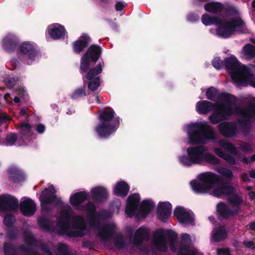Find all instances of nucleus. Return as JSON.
Returning <instances> with one entry per match:
<instances>
[{
	"label": "nucleus",
	"mask_w": 255,
	"mask_h": 255,
	"mask_svg": "<svg viewBox=\"0 0 255 255\" xmlns=\"http://www.w3.org/2000/svg\"><path fill=\"white\" fill-rule=\"evenodd\" d=\"M91 193L95 198H105L108 195L106 189L103 187H96L91 189Z\"/></svg>",
	"instance_id": "c85d7f7f"
},
{
	"label": "nucleus",
	"mask_w": 255,
	"mask_h": 255,
	"mask_svg": "<svg viewBox=\"0 0 255 255\" xmlns=\"http://www.w3.org/2000/svg\"><path fill=\"white\" fill-rule=\"evenodd\" d=\"M190 144L205 143L207 140L215 138L213 128L207 122H199L188 125L186 128Z\"/></svg>",
	"instance_id": "0eeeda50"
},
{
	"label": "nucleus",
	"mask_w": 255,
	"mask_h": 255,
	"mask_svg": "<svg viewBox=\"0 0 255 255\" xmlns=\"http://www.w3.org/2000/svg\"><path fill=\"white\" fill-rule=\"evenodd\" d=\"M47 30L49 35L54 39L60 38L65 33V30L63 26L58 23L49 25Z\"/></svg>",
	"instance_id": "6ab92c4d"
},
{
	"label": "nucleus",
	"mask_w": 255,
	"mask_h": 255,
	"mask_svg": "<svg viewBox=\"0 0 255 255\" xmlns=\"http://www.w3.org/2000/svg\"><path fill=\"white\" fill-rule=\"evenodd\" d=\"M97 100L98 102H99V99L98 98H97Z\"/></svg>",
	"instance_id": "bf43d9fd"
},
{
	"label": "nucleus",
	"mask_w": 255,
	"mask_h": 255,
	"mask_svg": "<svg viewBox=\"0 0 255 255\" xmlns=\"http://www.w3.org/2000/svg\"><path fill=\"white\" fill-rule=\"evenodd\" d=\"M202 183L196 181L190 182L192 189L199 193H209L220 197L233 193L235 189L230 185L218 183L219 176L212 172H205L198 175Z\"/></svg>",
	"instance_id": "f03ea898"
},
{
	"label": "nucleus",
	"mask_w": 255,
	"mask_h": 255,
	"mask_svg": "<svg viewBox=\"0 0 255 255\" xmlns=\"http://www.w3.org/2000/svg\"><path fill=\"white\" fill-rule=\"evenodd\" d=\"M253 5L255 7V1L253 3Z\"/></svg>",
	"instance_id": "13d9d810"
},
{
	"label": "nucleus",
	"mask_w": 255,
	"mask_h": 255,
	"mask_svg": "<svg viewBox=\"0 0 255 255\" xmlns=\"http://www.w3.org/2000/svg\"><path fill=\"white\" fill-rule=\"evenodd\" d=\"M250 149H251V147H250V146L248 145V147H247L246 149H245V150H247V151H248V150H250Z\"/></svg>",
	"instance_id": "6e6d98bb"
},
{
	"label": "nucleus",
	"mask_w": 255,
	"mask_h": 255,
	"mask_svg": "<svg viewBox=\"0 0 255 255\" xmlns=\"http://www.w3.org/2000/svg\"><path fill=\"white\" fill-rule=\"evenodd\" d=\"M188 19L191 21L192 20V19L190 18V15L188 16Z\"/></svg>",
	"instance_id": "4d7b16f0"
},
{
	"label": "nucleus",
	"mask_w": 255,
	"mask_h": 255,
	"mask_svg": "<svg viewBox=\"0 0 255 255\" xmlns=\"http://www.w3.org/2000/svg\"><path fill=\"white\" fill-rule=\"evenodd\" d=\"M85 95V90L83 88L79 89L76 90L72 95V98L75 99L79 96Z\"/></svg>",
	"instance_id": "58836bf2"
},
{
	"label": "nucleus",
	"mask_w": 255,
	"mask_h": 255,
	"mask_svg": "<svg viewBox=\"0 0 255 255\" xmlns=\"http://www.w3.org/2000/svg\"><path fill=\"white\" fill-rule=\"evenodd\" d=\"M89 40L90 38L87 35H82L80 39L75 41L74 43L73 48L74 51L79 53L84 48L87 46Z\"/></svg>",
	"instance_id": "bb28decb"
},
{
	"label": "nucleus",
	"mask_w": 255,
	"mask_h": 255,
	"mask_svg": "<svg viewBox=\"0 0 255 255\" xmlns=\"http://www.w3.org/2000/svg\"><path fill=\"white\" fill-rule=\"evenodd\" d=\"M87 195L85 192H79L71 195L70 202L71 204L80 209V205L86 199Z\"/></svg>",
	"instance_id": "b1692460"
},
{
	"label": "nucleus",
	"mask_w": 255,
	"mask_h": 255,
	"mask_svg": "<svg viewBox=\"0 0 255 255\" xmlns=\"http://www.w3.org/2000/svg\"><path fill=\"white\" fill-rule=\"evenodd\" d=\"M255 161V155L253 156L251 158H244L243 161L245 163H250L251 162Z\"/></svg>",
	"instance_id": "a18cd8bd"
},
{
	"label": "nucleus",
	"mask_w": 255,
	"mask_h": 255,
	"mask_svg": "<svg viewBox=\"0 0 255 255\" xmlns=\"http://www.w3.org/2000/svg\"><path fill=\"white\" fill-rule=\"evenodd\" d=\"M213 65L216 69H220L223 67V62L219 58H215L213 60Z\"/></svg>",
	"instance_id": "e433bc0d"
},
{
	"label": "nucleus",
	"mask_w": 255,
	"mask_h": 255,
	"mask_svg": "<svg viewBox=\"0 0 255 255\" xmlns=\"http://www.w3.org/2000/svg\"><path fill=\"white\" fill-rule=\"evenodd\" d=\"M170 249H171L173 251H174V252H176V250H175V249H174V245H173L172 244H171L170 245Z\"/></svg>",
	"instance_id": "5fc2aeb1"
},
{
	"label": "nucleus",
	"mask_w": 255,
	"mask_h": 255,
	"mask_svg": "<svg viewBox=\"0 0 255 255\" xmlns=\"http://www.w3.org/2000/svg\"><path fill=\"white\" fill-rule=\"evenodd\" d=\"M67 208H69L67 207ZM64 209L60 213V216L58 221L59 226L63 230V232L67 233L70 227V220L69 212L67 209Z\"/></svg>",
	"instance_id": "412c9836"
},
{
	"label": "nucleus",
	"mask_w": 255,
	"mask_h": 255,
	"mask_svg": "<svg viewBox=\"0 0 255 255\" xmlns=\"http://www.w3.org/2000/svg\"><path fill=\"white\" fill-rule=\"evenodd\" d=\"M55 193V190L53 185L49 186L48 188L45 189L42 192L40 197L42 210H46L47 206L53 202L54 199L56 198Z\"/></svg>",
	"instance_id": "4468645a"
},
{
	"label": "nucleus",
	"mask_w": 255,
	"mask_h": 255,
	"mask_svg": "<svg viewBox=\"0 0 255 255\" xmlns=\"http://www.w3.org/2000/svg\"><path fill=\"white\" fill-rule=\"evenodd\" d=\"M20 210L26 216L33 215L36 211V206L30 199H23L20 203Z\"/></svg>",
	"instance_id": "aec40b11"
},
{
	"label": "nucleus",
	"mask_w": 255,
	"mask_h": 255,
	"mask_svg": "<svg viewBox=\"0 0 255 255\" xmlns=\"http://www.w3.org/2000/svg\"><path fill=\"white\" fill-rule=\"evenodd\" d=\"M139 201V196L138 194H132L128 197L126 209V213L128 216L131 217L136 214L138 218H144L154 206L152 202L144 201L143 202L139 212L136 214V211L137 210V207Z\"/></svg>",
	"instance_id": "9d476101"
},
{
	"label": "nucleus",
	"mask_w": 255,
	"mask_h": 255,
	"mask_svg": "<svg viewBox=\"0 0 255 255\" xmlns=\"http://www.w3.org/2000/svg\"><path fill=\"white\" fill-rule=\"evenodd\" d=\"M218 255H230L229 250L227 249H220L217 251Z\"/></svg>",
	"instance_id": "a19ab883"
},
{
	"label": "nucleus",
	"mask_w": 255,
	"mask_h": 255,
	"mask_svg": "<svg viewBox=\"0 0 255 255\" xmlns=\"http://www.w3.org/2000/svg\"><path fill=\"white\" fill-rule=\"evenodd\" d=\"M114 112L111 109L104 110L100 115V123L96 128V131L99 136L107 137L114 132L120 124L119 118L114 119Z\"/></svg>",
	"instance_id": "6e6552de"
},
{
	"label": "nucleus",
	"mask_w": 255,
	"mask_h": 255,
	"mask_svg": "<svg viewBox=\"0 0 255 255\" xmlns=\"http://www.w3.org/2000/svg\"><path fill=\"white\" fill-rule=\"evenodd\" d=\"M227 235V232L223 227L216 229L213 231L212 240L219 242L224 239Z\"/></svg>",
	"instance_id": "cd10ccee"
},
{
	"label": "nucleus",
	"mask_w": 255,
	"mask_h": 255,
	"mask_svg": "<svg viewBox=\"0 0 255 255\" xmlns=\"http://www.w3.org/2000/svg\"><path fill=\"white\" fill-rule=\"evenodd\" d=\"M220 132L225 136H233L237 129V124L235 123H223L219 125Z\"/></svg>",
	"instance_id": "5701e85b"
},
{
	"label": "nucleus",
	"mask_w": 255,
	"mask_h": 255,
	"mask_svg": "<svg viewBox=\"0 0 255 255\" xmlns=\"http://www.w3.org/2000/svg\"><path fill=\"white\" fill-rule=\"evenodd\" d=\"M26 113V111L25 109H22L20 111V114L22 115H25Z\"/></svg>",
	"instance_id": "3c124183"
},
{
	"label": "nucleus",
	"mask_w": 255,
	"mask_h": 255,
	"mask_svg": "<svg viewBox=\"0 0 255 255\" xmlns=\"http://www.w3.org/2000/svg\"><path fill=\"white\" fill-rule=\"evenodd\" d=\"M250 176L252 178H255V170L251 171L250 173Z\"/></svg>",
	"instance_id": "8fccbe9b"
},
{
	"label": "nucleus",
	"mask_w": 255,
	"mask_h": 255,
	"mask_svg": "<svg viewBox=\"0 0 255 255\" xmlns=\"http://www.w3.org/2000/svg\"><path fill=\"white\" fill-rule=\"evenodd\" d=\"M101 54V48L97 45H92L88 48L81 60V72H87L84 80V84L87 85L89 90L92 91L96 90L100 85V81L98 75L102 72L103 65L100 63L95 68L89 69L90 62L96 63Z\"/></svg>",
	"instance_id": "f257e3e1"
},
{
	"label": "nucleus",
	"mask_w": 255,
	"mask_h": 255,
	"mask_svg": "<svg viewBox=\"0 0 255 255\" xmlns=\"http://www.w3.org/2000/svg\"><path fill=\"white\" fill-rule=\"evenodd\" d=\"M182 244L184 246L179 251V255H195L196 252L189 249V245L191 242L190 236L187 234H183L181 240Z\"/></svg>",
	"instance_id": "4be33fe9"
},
{
	"label": "nucleus",
	"mask_w": 255,
	"mask_h": 255,
	"mask_svg": "<svg viewBox=\"0 0 255 255\" xmlns=\"http://www.w3.org/2000/svg\"><path fill=\"white\" fill-rule=\"evenodd\" d=\"M250 227L253 230H255V222L251 223Z\"/></svg>",
	"instance_id": "603ef678"
},
{
	"label": "nucleus",
	"mask_w": 255,
	"mask_h": 255,
	"mask_svg": "<svg viewBox=\"0 0 255 255\" xmlns=\"http://www.w3.org/2000/svg\"><path fill=\"white\" fill-rule=\"evenodd\" d=\"M196 109L197 112L201 114L207 113L214 110V113L209 117V120L213 124H217L222 119L226 118L233 114L232 110L226 111L220 106L213 105L207 101H199L197 103Z\"/></svg>",
	"instance_id": "1a4fd4ad"
},
{
	"label": "nucleus",
	"mask_w": 255,
	"mask_h": 255,
	"mask_svg": "<svg viewBox=\"0 0 255 255\" xmlns=\"http://www.w3.org/2000/svg\"><path fill=\"white\" fill-rule=\"evenodd\" d=\"M19 101H20V100H19V97H15L14 98V102H15V103H18L19 102Z\"/></svg>",
	"instance_id": "864d4df0"
},
{
	"label": "nucleus",
	"mask_w": 255,
	"mask_h": 255,
	"mask_svg": "<svg viewBox=\"0 0 255 255\" xmlns=\"http://www.w3.org/2000/svg\"><path fill=\"white\" fill-rule=\"evenodd\" d=\"M175 216L178 220L182 223L192 224L194 220L193 213L183 207H178L174 212Z\"/></svg>",
	"instance_id": "ddd939ff"
},
{
	"label": "nucleus",
	"mask_w": 255,
	"mask_h": 255,
	"mask_svg": "<svg viewBox=\"0 0 255 255\" xmlns=\"http://www.w3.org/2000/svg\"><path fill=\"white\" fill-rule=\"evenodd\" d=\"M89 214V217L91 218V224H93V222L95 219H96V217L95 214V207L92 204H89L85 209Z\"/></svg>",
	"instance_id": "72a5a7b5"
},
{
	"label": "nucleus",
	"mask_w": 255,
	"mask_h": 255,
	"mask_svg": "<svg viewBox=\"0 0 255 255\" xmlns=\"http://www.w3.org/2000/svg\"><path fill=\"white\" fill-rule=\"evenodd\" d=\"M149 238L148 231L144 227L139 228L136 232L133 238V243L138 245L143 240H147Z\"/></svg>",
	"instance_id": "a878e982"
},
{
	"label": "nucleus",
	"mask_w": 255,
	"mask_h": 255,
	"mask_svg": "<svg viewBox=\"0 0 255 255\" xmlns=\"http://www.w3.org/2000/svg\"><path fill=\"white\" fill-rule=\"evenodd\" d=\"M31 127L27 124H23L21 126L22 133L24 135L27 134L30 131Z\"/></svg>",
	"instance_id": "ea45409f"
},
{
	"label": "nucleus",
	"mask_w": 255,
	"mask_h": 255,
	"mask_svg": "<svg viewBox=\"0 0 255 255\" xmlns=\"http://www.w3.org/2000/svg\"><path fill=\"white\" fill-rule=\"evenodd\" d=\"M206 95L209 100H219V103L216 106H220L226 111L232 110L233 111V114H239L244 117H253L255 115V106L242 110H239L236 105L235 97L226 93L220 94L214 88L208 89L206 91Z\"/></svg>",
	"instance_id": "20e7f679"
},
{
	"label": "nucleus",
	"mask_w": 255,
	"mask_h": 255,
	"mask_svg": "<svg viewBox=\"0 0 255 255\" xmlns=\"http://www.w3.org/2000/svg\"><path fill=\"white\" fill-rule=\"evenodd\" d=\"M225 65L233 80L239 85L249 84L255 87V66H251L249 69L242 65L236 58L231 56L226 60Z\"/></svg>",
	"instance_id": "7ed1b4c3"
},
{
	"label": "nucleus",
	"mask_w": 255,
	"mask_h": 255,
	"mask_svg": "<svg viewBox=\"0 0 255 255\" xmlns=\"http://www.w3.org/2000/svg\"><path fill=\"white\" fill-rule=\"evenodd\" d=\"M242 200L238 196H234L230 200L228 205L221 203L217 205V211L223 217L228 218L238 213Z\"/></svg>",
	"instance_id": "9b49d317"
},
{
	"label": "nucleus",
	"mask_w": 255,
	"mask_h": 255,
	"mask_svg": "<svg viewBox=\"0 0 255 255\" xmlns=\"http://www.w3.org/2000/svg\"><path fill=\"white\" fill-rule=\"evenodd\" d=\"M202 22L205 25L215 24L217 34L224 38L230 36L243 24V21L240 19L231 20L222 17L213 18L207 14L203 15Z\"/></svg>",
	"instance_id": "423d86ee"
},
{
	"label": "nucleus",
	"mask_w": 255,
	"mask_h": 255,
	"mask_svg": "<svg viewBox=\"0 0 255 255\" xmlns=\"http://www.w3.org/2000/svg\"><path fill=\"white\" fill-rule=\"evenodd\" d=\"M45 130V127L43 125L39 124L37 126L36 128V131L39 133H42Z\"/></svg>",
	"instance_id": "37998d69"
},
{
	"label": "nucleus",
	"mask_w": 255,
	"mask_h": 255,
	"mask_svg": "<svg viewBox=\"0 0 255 255\" xmlns=\"http://www.w3.org/2000/svg\"><path fill=\"white\" fill-rule=\"evenodd\" d=\"M20 49V51L25 55L24 59L27 60V63L31 64L37 57L34 46L29 42H24L21 45Z\"/></svg>",
	"instance_id": "dca6fc26"
},
{
	"label": "nucleus",
	"mask_w": 255,
	"mask_h": 255,
	"mask_svg": "<svg viewBox=\"0 0 255 255\" xmlns=\"http://www.w3.org/2000/svg\"><path fill=\"white\" fill-rule=\"evenodd\" d=\"M9 43V39L7 37H5L3 40V45L5 48H6L7 44Z\"/></svg>",
	"instance_id": "49530a36"
},
{
	"label": "nucleus",
	"mask_w": 255,
	"mask_h": 255,
	"mask_svg": "<svg viewBox=\"0 0 255 255\" xmlns=\"http://www.w3.org/2000/svg\"><path fill=\"white\" fill-rule=\"evenodd\" d=\"M73 227L77 230H81V232L78 234V236H82L83 231L85 229V223L83 219L81 217H76L74 219Z\"/></svg>",
	"instance_id": "c756f323"
},
{
	"label": "nucleus",
	"mask_w": 255,
	"mask_h": 255,
	"mask_svg": "<svg viewBox=\"0 0 255 255\" xmlns=\"http://www.w3.org/2000/svg\"><path fill=\"white\" fill-rule=\"evenodd\" d=\"M249 196L252 199H255V192H251L249 193Z\"/></svg>",
	"instance_id": "09e8293b"
},
{
	"label": "nucleus",
	"mask_w": 255,
	"mask_h": 255,
	"mask_svg": "<svg viewBox=\"0 0 255 255\" xmlns=\"http://www.w3.org/2000/svg\"><path fill=\"white\" fill-rule=\"evenodd\" d=\"M17 207V200L9 195L0 196V211L14 209Z\"/></svg>",
	"instance_id": "f3484780"
},
{
	"label": "nucleus",
	"mask_w": 255,
	"mask_h": 255,
	"mask_svg": "<svg viewBox=\"0 0 255 255\" xmlns=\"http://www.w3.org/2000/svg\"><path fill=\"white\" fill-rule=\"evenodd\" d=\"M125 6V5L123 3L121 2H118L116 3V9L118 11L121 10Z\"/></svg>",
	"instance_id": "c03bdc74"
},
{
	"label": "nucleus",
	"mask_w": 255,
	"mask_h": 255,
	"mask_svg": "<svg viewBox=\"0 0 255 255\" xmlns=\"http://www.w3.org/2000/svg\"><path fill=\"white\" fill-rule=\"evenodd\" d=\"M243 53L246 58L255 56V46L251 44L246 45L244 47Z\"/></svg>",
	"instance_id": "2f4dec72"
},
{
	"label": "nucleus",
	"mask_w": 255,
	"mask_h": 255,
	"mask_svg": "<svg viewBox=\"0 0 255 255\" xmlns=\"http://www.w3.org/2000/svg\"><path fill=\"white\" fill-rule=\"evenodd\" d=\"M242 179L244 181L247 182L248 181L249 178L246 174H243L242 176Z\"/></svg>",
	"instance_id": "de8ad7c7"
},
{
	"label": "nucleus",
	"mask_w": 255,
	"mask_h": 255,
	"mask_svg": "<svg viewBox=\"0 0 255 255\" xmlns=\"http://www.w3.org/2000/svg\"><path fill=\"white\" fill-rule=\"evenodd\" d=\"M223 8V5L218 2H210L205 5V9L206 11L215 12L220 11Z\"/></svg>",
	"instance_id": "7c9ffc66"
},
{
	"label": "nucleus",
	"mask_w": 255,
	"mask_h": 255,
	"mask_svg": "<svg viewBox=\"0 0 255 255\" xmlns=\"http://www.w3.org/2000/svg\"><path fill=\"white\" fill-rule=\"evenodd\" d=\"M244 245L246 247L250 248V249H253L255 247L254 242H253L252 241L245 242H244Z\"/></svg>",
	"instance_id": "79ce46f5"
},
{
	"label": "nucleus",
	"mask_w": 255,
	"mask_h": 255,
	"mask_svg": "<svg viewBox=\"0 0 255 255\" xmlns=\"http://www.w3.org/2000/svg\"><path fill=\"white\" fill-rule=\"evenodd\" d=\"M112 235V230L109 228H106L102 230L100 234V236L102 239H106L111 237Z\"/></svg>",
	"instance_id": "f704fd0d"
},
{
	"label": "nucleus",
	"mask_w": 255,
	"mask_h": 255,
	"mask_svg": "<svg viewBox=\"0 0 255 255\" xmlns=\"http://www.w3.org/2000/svg\"><path fill=\"white\" fill-rule=\"evenodd\" d=\"M128 191V185L125 181H121L117 183L114 189V193L120 196H126Z\"/></svg>",
	"instance_id": "393cba45"
},
{
	"label": "nucleus",
	"mask_w": 255,
	"mask_h": 255,
	"mask_svg": "<svg viewBox=\"0 0 255 255\" xmlns=\"http://www.w3.org/2000/svg\"><path fill=\"white\" fill-rule=\"evenodd\" d=\"M168 232L163 230H157L154 234L153 243L156 247L161 251L167 250L165 236Z\"/></svg>",
	"instance_id": "2eb2a0df"
},
{
	"label": "nucleus",
	"mask_w": 255,
	"mask_h": 255,
	"mask_svg": "<svg viewBox=\"0 0 255 255\" xmlns=\"http://www.w3.org/2000/svg\"><path fill=\"white\" fill-rule=\"evenodd\" d=\"M219 147H216L214 151L218 156L224 159L227 162L231 164L235 163V159L231 156L227 154V151L232 154H235L236 150L233 145L226 140H221L218 142Z\"/></svg>",
	"instance_id": "f8f14e48"
},
{
	"label": "nucleus",
	"mask_w": 255,
	"mask_h": 255,
	"mask_svg": "<svg viewBox=\"0 0 255 255\" xmlns=\"http://www.w3.org/2000/svg\"><path fill=\"white\" fill-rule=\"evenodd\" d=\"M16 140V136L14 134H8L6 137V144L7 145H12Z\"/></svg>",
	"instance_id": "c9c22d12"
},
{
	"label": "nucleus",
	"mask_w": 255,
	"mask_h": 255,
	"mask_svg": "<svg viewBox=\"0 0 255 255\" xmlns=\"http://www.w3.org/2000/svg\"><path fill=\"white\" fill-rule=\"evenodd\" d=\"M204 146H191L186 148L187 155L179 156L180 163L185 166H190L195 164H201L207 162L217 164L218 159L210 153L207 152Z\"/></svg>",
	"instance_id": "39448f33"
},
{
	"label": "nucleus",
	"mask_w": 255,
	"mask_h": 255,
	"mask_svg": "<svg viewBox=\"0 0 255 255\" xmlns=\"http://www.w3.org/2000/svg\"><path fill=\"white\" fill-rule=\"evenodd\" d=\"M172 206L169 202L160 203L158 206V217L162 221H166L171 214Z\"/></svg>",
	"instance_id": "a211bd4d"
},
{
	"label": "nucleus",
	"mask_w": 255,
	"mask_h": 255,
	"mask_svg": "<svg viewBox=\"0 0 255 255\" xmlns=\"http://www.w3.org/2000/svg\"><path fill=\"white\" fill-rule=\"evenodd\" d=\"M15 219L14 217L10 215H7L4 218L3 223L6 226H9L13 223Z\"/></svg>",
	"instance_id": "4c0bfd02"
},
{
	"label": "nucleus",
	"mask_w": 255,
	"mask_h": 255,
	"mask_svg": "<svg viewBox=\"0 0 255 255\" xmlns=\"http://www.w3.org/2000/svg\"><path fill=\"white\" fill-rule=\"evenodd\" d=\"M217 171L225 179L231 180L233 177V174L231 170L224 167H218Z\"/></svg>",
	"instance_id": "473e14b6"
}]
</instances>
